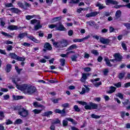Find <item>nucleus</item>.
<instances>
[{"label":"nucleus","mask_w":130,"mask_h":130,"mask_svg":"<svg viewBox=\"0 0 130 130\" xmlns=\"http://www.w3.org/2000/svg\"><path fill=\"white\" fill-rule=\"evenodd\" d=\"M12 82L16 85V88H17L18 90H20V91L23 92L24 94L32 95V94H34V93H35V92L37 91L36 87L31 85H29L27 84H24L21 85L18 84L14 79H12Z\"/></svg>","instance_id":"1"},{"label":"nucleus","mask_w":130,"mask_h":130,"mask_svg":"<svg viewBox=\"0 0 130 130\" xmlns=\"http://www.w3.org/2000/svg\"><path fill=\"white\" fill-rule=\"evenodd\" d=\"M53 45L56 48H58L60 50L63 47H67L68 46V41L63 40L59 42H54V40H52Z\"/></svg>","instance_id":"2"},{"label":"nucleus","mask_w":130,"mask_h":130,"mask_svg":"<svg viewBox=\"0 0 130 130\" xmlns=\"http://www.w3.org/2000/svg\"><path fill=\"white\" fill-rule=\"evenodd\" d=\"M17 110L18 111L19 115L22 117H27L29 115V111L22 106H19L17 107Z\"/></svg>","instance_id":"3"},{"label":"nucleus","mask_w":130,"mask_h":130,"mask_svg":"<svg viewBox=\"0 0 130 130\" xmlns=\"http://www.w3.org/2000/svg\"><path fill=\"white\" fill-rule=\"evenodd\" d=\"M30 24L32 25L36 24V25H35V31H37V30H39L41 28H42V25L40 24V20H38L37 19H32L30 21Z\"/></svg>","instance_id":"4"},{"label":"nucleus","mask_w":130,"mask_h":130,"mask_svg":"<svg viewBox=\"0 0 130 130\" xmlns=\"http://www.w3.org/2000/svg\"><path fill=\"white\" fill-rule=\"evenodd\" d=\"M56 31H66L67 29L61 23L59 22L56 24Z\"/></svg>","instance_id":"5"},{"label":"nucleus","mask_w":130,"mask_h":130,"mask_svg":"<svg viewBox=\"0 0 130 130\" xmlns=\"http://www.w3.org/2000/svg\"><path fill=\"white\" fill-rule=\"evenodd\" d=\"M44 48L43 49V51L44 52H46L47 50H52V47L51 46V45L49 43H45V45H44Z\"/></svg>","instance_id":"6"},{"label":"nucleus","mask_w":130,"mask_h":130,"mask_svg":"<svg viewBox=\"0 0 130 130\" xmlns=\"http://www.w3.org/2000/svg\"><path fill=\"white\" fill-rule=\"evenodd\" d=\"M100 43L103 44H109L110 42V40H109V39H105L103 37H101L100 38Z\"/></svg>","instance_id":"7"},{"label":"nucleus","mask_w":130,"mask_h":130,"mask_svg":"<svg viewBox=\"0 0 130 130\" xmlns=\"http://www.w3.org/2000/svg\"><path fill=\"white\" fill-rule=\"evenodd\" d=\"M114 57L115 60L117 61H121V60L122 59V56L119 53H115Z\"/></svg>","instance_id":"8"},{"label":"nucleus","mask_w":130,"mask_h":130,"mask_svg":"<svg viewBox=\"0 0 130 130\" xmlns=\"http://www.w3.org/2000/svg\"><path fill=\"white\" fill-rule=\"evenodd\" d=\"M98 14H99V12L95 11V12H91L90 13L87 14L86 15V17H87V18H90V17H96V16H97Z\"/></svg>","instance_id":"9"},{"label":"nucleus","mask_w":130,"mask_h":130,"mask_svg":"<svg viewBox=\"0 0 130 130\" xmlns=\"http://www.w3.org/2000/svg\"><path fill=\"white\" fill-rule=\"evenodd\" d=\"M106 4L108 6L109 5V4H111V5H118V2L113 0H106Z\"/></svg>","instance_id":"10"},{"label":"nucleus","mask_w":130,"mask_h":130,"mask_svg":"<svg viewBox=\"0 0 130 130\" xmlns=\"http://www.w3.org/2000/svg\"><path fill=\"white\" fill-rule=\"evenodd\" d=\"M54 112H55V113H59V114H65L66 109L64 108L62 110L57 109L55 110Z\"/></svg>","instance_id":"11"},{"label":"nucleus","mask_w":130,"mask_h":130,"mask_svg":"<svg viewBox=\"0 0 130 130\" xmlns=\"http://www.w3.org/2000/svg\"><path fill=\"white\" fill-rule=\"evenodd\" d=\"M78 46L76 44H73L70 46L67 50V51H70V50H74V49H77Z\"/></svg>","instance_id":"12"},{"label":"nucleus","mask_w":130,"mask_h":130,"mask_svg":"<svg viewBox=\"0 0 130 130\" xmlns=\"http://www.w3.org/2000/svg\"><path fill=\"white\" fill-rule=\"evenodd\" d=\"M28 35V34L27 32H22L18 34L17 36V38H20V39H23L24 37L25 36H27Z\"/></svg>","instance_id":"13"},{"label":"nucleus","mask_w":130,"mask_h":130,"mask_svg":"<svg viewBox=\"0 0 130 130\" xmlns=\"http://www.w3.org/2000/svg\"><path fill=\"white\" fill-rule=\"evenodd\" d=\"M9 11H11L13 13H15V14H18V13H20L21 11L17 8H12L9 9Z\"/></svg>","instance_id":"14"},{"label":"nucleus","mask_w":130,"mask_h":130,"mask_svg":"<svg viewBox=\"0 0 130 130\" xmlns=\"http://www.w3.org/2000/svg\"><path fill=\"white\" fill-rule=\"evenodd\" d=\"M9 30H12V31L14 30H18V26L17 25H10L7 28Z\"/></svg>","instance_id":"15"},{"label":"nucleus","mask_w":130,"mask_h":130,"mask_svg":"<svg viewBox=\"0 0 130 130\" xmlns=\"http://www.w3.org/2000/svg\"><path fill=\"white\" fill-rule=\"evenodd\" d=\"M17 5L18 7H19V8H21V9H23V10H28V9H27V8L25 7V6H24V4H23L22 3L18 2Z\"/></svg>","instance_id":"16"},{"label":"nucleus","mask_w":130,"mask_h":130,"mask_svg":"<svg viewBox=\"0 0 130 130\" xmlns=\"http://www.w3.org/2000/svg\"><path fill=\"white\" fill-rule=\"evenodd\" d=\"M53 112L51 111H49L48 112H45L44 114H43V116H47V117H49L50 115L52 114Z\"/></svg>","instance_id":"17"},{"label":"nucleus","mask_w":130,"mask_h":130,"mask_svg":"<svg viewBox=\"0 0 130 130\" xmlns=\"http://www.w3.org/2000/svg\"><path fill=\"white\" fill-rule=\"evenodd\" d=\"M124 76H125V72L120 73L118 75V78L119 80H122L124 78Z\"/></svg>","instance_id":"18"},{"label":"nucleus","mask_w":130,"mask_h":130,"mask_svg":"<svg viewBox=\"0 0 130 130\" xmlns=\"http://www.w3.org/2000/svg\"><path fill=\"white\" fill-rule=\"evenodd\" d=\"M121 16V11L120 10L117 11L115 13L116 19H119V18H120Z\"/></svg>","instance_id":"19"},{"label":"nucleus","mask_w":130,"mask_h":130,"mask_svg":"<svg viewBox=\"0 0 130 130\" xmlns=\"http://www.w3.org/2000/svg\"><path fill=\"white\" fill-rule=\"evenodd\" d=\"M90 105L91 107V109H97V108H98V105L97 104L90 103Z\"/></svg>","instance_id":"20"},{"label":"nucleus","mask_w":130,"mask_h":130,"mask_svg":"<svg viewBox=\"0 0 130 130\" xmlns=\"http://www.w3.org/2000/svg\"><path fill=\"white\" fill-rule=\"evenodd\" d=\"M122 104H123V105H127V104H129V105L126 107V109L127 110H129L130 109V102L129 101H128V100H126L125 102H122Z\"/></svg>","instance_id":"21"},{"label":"nucleus","mask_w":130,"mask_h":130,"mask_svg":"<svg viewBox=\"0 0 130 130\" xmlns=\"http://www.w3.org/2000/svg\"><path fill=\"white\" fill-rule=\"evenodd\" d=\"M66 119L68 121H70V122H72V123H73V124H77V121H76L72 118H66Z\"/></svg>","instance_id":"22"},{"label":"nucleus","mask_w":130,"mask_h":130,"mask_svg":"<svg viewBox=\"0 0 130 130\" xmlns=\"http://www.w3.org/2000/svg\"><path fill=\"white\" fill-rule=\"evenodd\" d=\"M11 69H12V65L11 64H7L5 69L7 73H10L11 72Z\"/></svg>","instance_id":"23"},{"label":"nucleus","mask_w":130,"mask_h":130,"mask_svg":"<svg viewBox=\"0 0 130 130\" xmlns=\"http://www.w3.org/2000/svg\"><path fill=\"white\" fill-rule=\"evenodd\" d=\"M87 74H86V73H83L82 78L81 79V82H85L87 80Z\"/></svg>","instance_id":"24"},{"label":"nucleus","mask_w":130,"mask_h":130,"mask_svg":"<svg viewBox=\"0 0 130 130\" xmlns=\"http://www.w3.org/2000/svg\"><path fill=\"white\" fill-rule=\"evenodd\" d=\"M13 99L14 100H20V99H23V96L18 95L16 96L15 95H12Z\"/></svg>","instance_id":"25"},{"label":"nucleus","mask_w":130,"mask_h":130,"mask_svg":"<svg viewBox=\"0 0 130 130\" xmlns=\"http://www.w3.org/2000/svg\"><path fill=\"white\" fill-rule=\"evenodd\" d=\"M96 7H98L99 10H102L103 9H104V8H105V7L103 6V5L100 4V3L98 2L96 5H95Z\"/></svg>","instance_id":"26"},{"label":"nucleus","mask_w":130,"mask_h":130,"mask_svg":"<svg viewBox=\"0 0 130 130\" xmlns=\"http://www.w3.org/2000/svg\"><path fill=\"white\" fill-rule=\"evenodd\" d=\"M9 55L12 57V58H13V59H17V58H18V55H16L15 53H10Z\"/></svg>","instance_id":"27"},{"label":"nucleus","mask_w":130,"mask_h":130,"mask_svg":"<svg viewBox=\"0 0 130 130\" xmlns=\"http://www.w3.org/2000/svg\"><path fill=\"white\" fill-rule=\"evenodd\" d=\"M1 34H2V35H4V36H5L6 37H9V38H13V36H12L11 35H10V34H8L7 32L2 31Z\"/></svg>","instance_id":"28"},{"label":"nucleus","mask_w":130,"mask_h":130,"mask_svg":"<svg viewBox=\"0 0 130 130\" xmlns=\"http://www.w3.org/2000/svg\"><path fill=\"white\" fill-rule=\"evenodd\" d=\"M92 84H93L94 87H96V88H98L99 86H101V85H102V82L100 81L99 82H94Z\"/></svg>","instance_id":"29"},{"label":"nucleus","mask_w":130,"mask_h":130,"mask_svg":"<svg viewBox=\"0 0 130 130\" xmlns=\"http://www.w3.org/2000/svg\"><path fill=\"white\" fill-rule=\"evenodd\" d=\"M105 60L106 61V63L108 67H112V64H111V63H110V60H109L108 58H106L105 59Z\"/></svg>","instance_id":"30"},{"label":"nucleus","mask_w":130,"mask_h":130,"mask_svg":"<svg viewBox=\"0 0 130 130\" xmlns=\"http://www.w3.org/2000/svg\"><path fill=\"white\" fill-rule=\"evenodd\" d=\"M21 123H23V120L21 119H16L15 121V124H21Z\"/></svg>","instance_id":"31"},{"label":"nucleus","mask_w":130,"mask_h":130,"mask_svg":"<svg viewBox=\"0 0 130 130\" xmlns=\"http://www.w3.org/2000/svg\"><path fill=\"white\" fill-rule=\"evenodd\" d=\"M60 62L61 67H64V64L66 63V59H64V58L60 59Z\"/></svg>","instance_id":"32"},{"label":"nucleus","mask_w":130,"mask_h":130,"mask_svg":"<svg viewBox=\"0 0 130 130\" xmlns=\"http://www.w3.org/2000/svg\"><path fill=\"white\" fill-rule=\"evenodd\" d=\"M73 108L76 112H80L81 111V109L79 108V106L77 105H75Z\"/></svg>","instance_id":"33"},{"label":"nucleus","mask_w":130,"mask_h":130,"mask_svg":"<svg viewBox=\"0 0 130 130\" xmlns=\"http://www.w3.org/2000/svg\"><path fill=\"white\" fill-rule=\"evenodd\" d=\"M91 53L96 56H98V55H99V52H98V51L96 50H92L91 51Z\"/></svg>","instance_id":"34"},{"label":"nucleus","mask_w":130,"mask_h":130,"mask_svg":"<svg viewBox=\"0 0 130 130\" xmlns=\"http://www.w3.org/2000/svg\"><path fill=\"white\" fill-rule=\"evenodd\" d=\"M5 118V113L3 111H0V120H3Z\"/></svg>","instance_id":"35"},{"label":"nucleus","mask_w":130,"mask_h":130,"mask_svg":"<svg viewBox=\"0 0 130 130\" xmlns=\"http://www.w3.org/2000/svg\"><path fill=\"white\" fill-rule=\"evenodd\" d=\"M42 111V110H38L37 109H36L33 110V112L35 114H39Z\"/></svg>","instance_id":"36"},{"label":"nucleus","mask_w":130,"mask_h":130,"mask_svg":"<svg viewBox=\"0 0 130 130\" xmlns=\"http://www.w3.org/2000/svg\"><path fill=\"white\" fill-rule=\"evenodd\" d=\"M121 46L124 50H127V48H126V44L124 42L121 43Z\"/></svg>","instance_id":"37"},{"label":"nucleus","mask_w":130,"mask_h":130,"mask_svg":"<svg viewBox=\"0 0 130 130\" xmlns=\"http://www.w3.org/2000/svg\"><path fill=\"white\" fill-rule=\"evenodd\" d=\"M6 50H7V51H11V50H13V46H12V45L7 46Z\"/></svg>","instance_id":"38"},{"label":"nucleus","mask_w":130,"mask_h":130,"mask_svg":"<svg viewBox=\"0 0 130 130\" xmlns=\"http://www.w3.org/2000/svg\"><path fill=\"white\" fill-rule=\"evenodd\" d=\"M77 58H78V56L76 55H73L71 56L72 61H77Z\"/></svg>","instance_id":"39"},{"label":"nucleus","mask_w":130,"mask_h":130,"mask_svg":"<svg viewBox=\"0 0 130 130\" xmlns=\"http://www.w3.org/2000/svg\"><path fill=\"white\" fill-rule=\"evenodd\" d=\"M34 17H36V15H27L25 17L26 20H31V19H33Z\"/></svg>","instance_id":"40"},{"label":"nucleus","mask_w":130,"mask_h":130,"mask_svg":"<svg viewBox=\"0 0 130 130\" xmlns=\"http://www.w3.org/2000/svg\"><path fill=\"white\" fill-rule=\"evenodd\" d=\"M116 97H119L120 99H123V94L121 93H118L115 94Z\"/></svg>","instance_id":"41"},{"label":"nucleus","mask_w":130,"mask_h":130,"mask_svg":"<svg viewBox=\"0 0 130 130\" xmlns=\"http://www.w3.org/2000/svg\"><path fill=\"white\" fill-rule=\"evenodd\" d=\"M99 81H100V78H98L96 79H92L90 80V81L91 82V83H96V82H99Z\"/></svg>","instance_id":"42"},{"label":"nucleus","mask_w":130,"mask_h":130,"mask_svg":"<svg viewBox=\"0 0 130 130\" xmlns=\"http://www.w3.org/2000/svg\"><path fill=\"white\" fill-rule=\"evenodd\" d=\"M68 123H69V122H68L67 119L63 120V121H62L63 126H68Z\"/></svg>","instance_id":"43"},{"label":"nucleus","mask_w":130,"mask_h":130,"mask_svg":"<svg viewBox=\"0 0 130 130\" xmlns=\"http://www.w3.org/2000/svg\"><path fill=\"white\" fill-rule=\"evenodd\" d=\"M91 116L92 118H95V119H98V118H100V116L95 115L94 114H91Z\"/></svg>","instance_id":"44"},{"label":"nucleus","mask_w":130,"mask_h":130,"mask_svg":"<svg viewBox=\"0 0 130 130\" xmlns=\"http://www.w3.org/2000/svg\"><path fill=\"white\" fill-rule=\"evenodd\" d=\"M83 39H75L74 40H73V42H83Z\"/></svg>","instance_id":"45"},{"label":"nucleus","mask_w":130,"mask_h":130,"mask_svg":"<svg viewBox=\"0 0 130 130\" xmlns=\"http://www.w3.org/2000/svg\"><path fill=\"white\" fill-rule=\"evenodd\" d=\"M5 123L7 125H9V124H12L13 121H12V120L10 119H8V120H6Z\"/></svg>","instance_id":"46"},{"label":"nucleus","mask_w":130,"mask_h":130,"mask_svg":"<svg viewBox=\"0 0 130 130\" xmlns=\"http://www.w3.org/2000/svg\"><path fill=\"white\" fill-rule=\"evenodd\" d=\"M16 59L17 60H19V61H24V60H25V59H26V58L22 57H19L18 56L17 58Z\"/></svg>","instance_id":"47"},{"label":"nucleus","mask_w":130,"mask_h":130,"mask_svg":"<svg viewBox=\"0 0 130 130\" xmlns=\"http://www.w3.org/2000/svg\"><path fill=\"white\" fill-rule=\"evenodd\" d=\"M58 123H60V120L58 119H56L52 122V124H58Z\"/></svg>","instance_id":"48"},{"label":"nucleus","mask_w":130,"mask_h":130,"mask_svg":"<svg viewBox=\"0 0 130 130\" xmlns=\"http://www.w3.org/2000/svg\"><path fill=\"white\" fill-rule=\"evenodd\" d=\"M114 86L117 88H120L121 87V82H118L114 84Z\"/></svg>","instance_id":"49"},{"label":"nucleus","mask_w":130,"mask_h":130,"mask_svg":"<svg viewBox=\"0 0 130 130\" xmlns=\"http://www.w3.org/2000/svg\"><path fill=\"white\" fill-rule=\"evenodd\" d=\"M3 98L4 100H8V99H10V95L6 94L3 95Z\"/></svg>","instance_id":"50"},{"label":"nucleus","mask_w":130,"mask_h":130,"mask_svg":"<svg viewBox=\"0 0 130 130\" xmlns=\"http://www.w3.org/2000/svg\"><path fill=\"white\" fill-rule=\"evenodd\" d=\"M5 7L6 8H11L13 7V4L12 3H6L5 4Z\"/></svg>","instance_id":"51"},{"label":"nucleus","mask_w":130,"mask_h":130,"mask_svg":"<svg viewBox=\"0 0 130 130\" xmlns=\"http://www.w3.org/2000/svg\"><path fill=\"white\" fill-rule=\"evenodd\" d=\"M77 103H79V104H81V105H87V103L86 102L78 101Z\"/></svg>","instance_id":"52"},{"label":"nucleus","mask_w":130,"mask_h":130,"mask_svg":"<svg viewBox=\"0 0 130 130\" xmlns=\"http://www.w3.org/2000/svg\"><path fill=\"white\" fill-rule=\"evenodd\" d=\"M124 26L127 28V29H130V23H125L123 24Z\"/></svg>","instance_id":"53"},{"label":"nucleus","mask_w":130,"mask_h":130,"mask_svg":"<svg viewBox=\"0 0 130 130\" xmlns=\"http://www.w3.org/2000/svg\"><path fill=\"white\" fill-rule=\"evenodd\" d=\"M49 28H50V29H53V28H55V29H56V24L49 25Z\"/></svg>","instance_id":"54"},{"label":"nucleus","mask_w":130,"mask_h":130,"mask_svg":"<svg viewBox=\"0 0 130 130\" xmlns=\"http://www.w3.org/2000/svg\"><path fill=\"white\" fill-rule=\"evenodd\" d=\"M84 108L87 110H91L92 108L91 107V105H86L84 107Z\"/></svg>","instance_id":"55"},{"label":"nucleus","mask_w":130,"mask_h":130,"mask_svg":"<svg viewBox=\"0 0 130 130\" xmlns=\"http://www.w3.org/2000/svg\"><path fill=\"white\" fill-rule=\"evenodd\" d=\"M84 72H91V68L90 67H86L83 68Z\"/></svg>","instance_id":"56"},{"label":"nucleus","mask_w":130,"mask_h":130,"mask_svg":"<svg viewBox=\"0 0 130 130\" xmlns=\"http://www.w3.org/2000/svg\"><path fill=\"white\" fill-rule=\"evenodd\" d=\"M5 44H7V45H9V44H13V42L11 41H5L4 42Z\"/></svg>","instance_id":"57"},{"label":"nucleus","mask_w":130,"mask_h":130,"mask_svg":"<svg viewBox=\"0 0 130 130\" xmlns=\"http://www.w3.org/2000/svg\"><path fill=\"white\" fill-rule=\"evenodd\" d=\"M103 73L105 76H107V74L109 73V71L108 70V69H105L104 71H103Z\"/></svg>","instance_id":"58"},{"label":"nucleus","mask_w":130,"mask_h":130,"mask_svg":"<svg viewBox=\"0 0 130 130\" xmlns=\"http://www.w3.org/2000/svg\"><path fill=\"white\" fill-rule=\"evenodd\" d=\"M60 19H61V17H55L53 19V22H57V21H58V20Z\"/></svg>","instance_id":"59"},{"label":"nucleus","mask_w":130,"mask_h":130,"mask_svg":"<svg viewBox=\"0 0 130 130\" xmlns=\"http://www.w3.org/2000/svg\"><path fill=\"white\" fill-rule=\"evenodd\" d=\"M69 106V103H65V104H62V105H61V107H63L64 108H67V107H68Z\"/></svg>","instance_id":"60"},{"label":"nucleus","mask_w":130,"mask_h":130,"mask_svg":"<svg viewBox=\"0 0 130 130\" xmlns=\"http://www.w3.org/2000/svg\"><path fill=\"white\" fill-rule=\"evenodd\" d=\"M84 58H89L90 57V54H88L87 52L84 53Z\"/></svg>","instance_id":"61"},{"label":"nucleus","mask_w":130,"mask_h":130,"mask_svg":"<svg viewBox=\"0 0 130 130\" xmlns=\"http://www.w3.org/2000/svg\"><path fill=\"white\" fill-rule=\"evenodd\" d=\"M24 5L25 6V8H31V4H30L27 2H25Z\"/></svg>","instance_id":"62"},{"label":"nucleus","mask_w":130,"mask_h":130,"mask_svg":"<svg viewBox=\"0 0 130 130\" xmlns=\"http://www.w3.org/2000/svg\"><path fill=\"white\" fill-rule=\"evenodd\" d=\"M73 33H74V31H73V30H69L68 31L69 36H73Z\"/></svg>","instance_id":"63"},{"label":"nucleus","mask_w":130,"mask_h":130,"mask_svg":"<svg viewBox=\"0 0 130 130\" xmlns=\"http://www.w3.org/2000/svg\"><path fill=\"white\" fill-rule=\"evenodd\" d=\"M85 93H86V88H82V91H81V92H80V94H81V95H83V94H85Z\"/></svg>","instance_id":"64"}]
</instances>
